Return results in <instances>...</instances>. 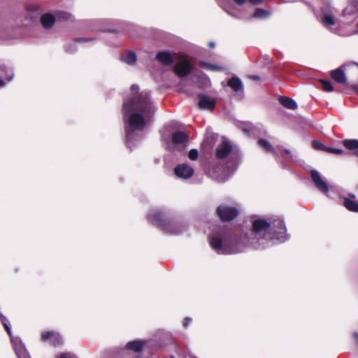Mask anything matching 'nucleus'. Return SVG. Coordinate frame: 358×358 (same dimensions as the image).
<instances>
[{
  "label": "nucleus",
  "mask_w": 358,
  "mask_h": 358,
  "mask_svg": "<svg viewBox=\"0 0 358 358\" xmlns=\"http://www.w3.org/2000/svg\"><path fill=\"white\" fill-rule=\"evenodd\" d=\"M287 239L285 222L279 217L255 219L248 234H237L219 226L208 236L211 248L219 255L236 254L250 248L262 250Z\"/></svg>",
  "instance_id": "obj_1"
},
{
  "label": "nucleus",
  "mask_w": 358,
  "mask_h": 358,
  "mask_svg": "<svg viewBox=\"0 0 358 358\" xmlns=\"http://www.w3.org/2000/svg\"><path fill=\"white\" fill-rule=\"evenodd\" d=\"M138 89L137 85L131 86V96L124 101L122 106L126 141L130 149L143 138V131L155 111L150 92L145 90L138 92Z\"/></svg>",
  "instance_id": "obj_2"
},
{
  "label": "nucleus",
  "mask_w": 358,
  "mask_h": 358,
  "mask_svg": "<svg viewBox=\"0 0 358 358\" xmlns=\"http://www.w3.org/2000/svg\"><path fill=\"white\" fill-rule=\"evenodd\" d=\"M214 160L210 162L208 167L209 176L218 182H224L234 173L241 161L239 152L234 151L231 142L222 137L215 147Z\"/></svg>",
  "instance_id": "obj_3"
},
{
  "label": "nucleus",
  "mask_w": 358,
  "mask_h": 358,
  "mask_svg": "<svg viewBox=\"0 0 358 358\" xmlns=\"http://www.w3.org/2000/svg\"><path fill=\"white\" fill-rule=\"evenodd\" d=\"M148 219L152 224L160 227L170 234H180L186 228L183 223L166 218L165 215L158 209L151 210L148 215Z\"/></svg>",
  "instance_id": "obj_4"
},
{
  "label": "nucleus",
  "mask_w": 358,
  "mask_h": 358,
  "mask_svg": "<svg viewBox=\"0 0 358 358\" xmlns=\"http://www.w3.org/2000/svg\"><path fill=\"white\" fill-rule=\"evenodd\" d=\"M167 150L171 152H182L188 143V135L184 131H176L171 136L162 137Z\"/></svg>",
  "instance_id": "obj_5"
},
{
  "label": "nucleus",
  "mask_w": 358,
  "mask_h": 358,
  "mask_svg": "<svg viewBox=\"0 0 358 358\" xmlns=\"http://www.w3.org/2000/svg\"><path fill=\"white\" fill-rule=\"evenodd\" d=\"M0 320L3 325L6 332L10 338V341L17 358H30L24 345L19 337H14L12 335L11 328L8 320L0 313Z\"/></svg>",
  "instance_id": "obj_6"
},
{
  "label": "nucleus",
  "mask_w": 358,
  "mask_h": 358,
  "mask_svg": "<svg viewBox=\"0 0 358 358\" xmlns=\"http://www.w3.org/2000/svg\"><path fill=\"white\" fill-rule=\"evenodd\" d=\"M216 213L221 220L229 222L237 217L238 210L233 206L221 205L217 208Z\"/></svg>",
  "instance_id": "obj_7"
},
{
  "label": "nucleus",
  "mask_w": 358,
  "mask_h": 358,
  "mask_svg": "<svg viewBox=\"0 0 358 358\" xmlns=\"http://www.w3.org/2000/svg\"><path fill=\"white\" fill-rule=\"evenodd\" d=\"M194 169L185 163L180 164L174 168L175 175L182 180L190 178L194 175Z\"/></svg>",
  "instance_id": "obj_8"
},
{
  "label": "nucleus",
  "mask_w": 358,
  "mask_h": 358,
  "mask_svg": "<svg viewBox=\"0 0 358 358\" xmlns=\"http://www.w3.org/2000/svg\"><path fill=\"white\" fill-rule=\"evenodd\" d=\"M310 176L317 188L321 192L327 194L329 192V186L321 177L320 173L315 170H313L310 172Z\"/></svg>",
  "instance_id": "obj_9"
},
{
  "label": "nucleus",
  "mask_w": 358,
  "mask_h": 358,
  "mask_svg": "<svg viewBox=\"0 0 358 358\" xmlns=\"http://www.w3.org/2000/svg\"><path fill=\"white\" fill-rule=\"evenodd\" d=\"M310 176L317 188L321 192L327 194L329 192V186L321 177L320 173L315 170H313L310 172Z\"/></svg>",
  "instance_id": "obj_10"
},
{
  "label": "nucleus",
  "mask_w": 358,
  "mask_h": 358,
  "mask_svg": "<svg viewBox=\"0 0 358 358\" xmlns=\"http://www.w3.org/2000/svg\"><path fill=\"white\" fill-rule=\"evenodd\" d=\"M41 341L44 342L49 341L52 345H57L62 343V338L59 333L53 331H48L42 333Z\"/></svg>",
  "instance_id": "obj_11"
},
{
  "label": "nucleus",
  "mask_w": 358,
  "mask_h": 358,
  "mask_svg": "<svg viewBox=\"0 0 358 358\" xmlns=\"http://www.w3.org/2000/svg\"><path fill=\"white\" fill-rule=\"evenodd\" d=\"M190 71L191 65L187 59H182L173 68V71L180 77L188 75Z\"/></svg>",
  "instance_id": "obj_12"
},
{
  "label": "nucleus",
  "mask_w": 358,
  "mask_h": 358,
  "mask_svg": "<svg viewBox=\"0 0 358 358\" xmlns=\"http://www.w3.org/2000/svg\"><path fill=\"white\" fill-rule=\"evenodd\" d=\"M199 107L202 110H212L215 105V100L214 98L207 96L206 94H199Z\"/></svg>",
  "instance_id": "obj_13"
},
{
  "label": "nucleus",
  "mask_w": 358,
  "mask_h": 358,
  "mask_svg": "<svg viewBox=\"0 0 358 358\" xmlns=\"http://www.w3.org/2000/svg\"><path fill=\"white\" fill-rule=\"evenodd\" d=\"M155 59L162 64L169 66L173 63L175 57L169 51H161L156 55Z\"/></svg>",
  "instance_id": "obj_14"
},
{
  "label": "nucleus",
  "mask_w": 358,
  "mask_h": 358,
  "mask_svg": "<svg viewBox=\"0 0 358 358\" xmlns=\"http://www.w3.org/2000/svg\"><path fill=\"white\" fill-rule=\"evenodd\" d=\"M147 341L135 340L127 343L125 349L134 352H141L148 345Z\"/></svg>",
  "instance_id": "obj_15"
},
{
  "label": "nucleus",
  "mask_w": 358,
  "mask_h": 358,
  "mask_svg": "<svg viewBox=\"0 0 358 358\" xmlns=\"http://www.w3.org/2000/svg\"><path fill=\"white\" fill-rule=\"evenodd\" d=\"M355 196L352 194H349L348 197H346L343 200V206L350 211L358 212V203L355 200Z\"/></svg>",
  "instance_id": "obj_16"
},
{
  "label": "nucleus",
  "mask_w": 358,
  "mask_h": 358,
  "mask_svg": "<svg viewBox=\"0 0 358 358\" xmlns=\"http://www.w3.org/2000/svg\"><path fill=\"white\" fill-rule=\"evenodd\" d=\"M228 86L235 92L238 93L243 91V85L241 79L237 76H233L228 80Z\"/></svg>",
  "instance_id": "obj_17"
},
{
  "label": "nucleus",
  "mask_w": 358,
  "mask_h": 358,
  "mask_svg": "<svg viewBox=\"0 0 358 358\" xmlns=\"http://www.w3.org/2000/svg\"><path fill=\"white\" fill-rule=\"evenodd\" d=\"M358 12V0H352L348 6L343 9L342 15L343 17L351 16Z\"/></svg>",
  "instance_id": "obj_18"
},
{
  "label": "nucleus",
  "mask_w": 358,
  "mask_h": 358,
  "mask_svg": "<svg viewBox=\"0 0 358 358\" xmlns=\"http://www.w3.org/2000/svg\"><path fill=\"white\" fill-rule=\"evenodd\" d=\"M92 38H77L65 45V50L69 53H73L77 50L76 42H90Z\"/></svg>",
  "instance_id": "obj_19"
},
{
  "label": "nucleus",
  "mask_w": 358,
  "mask_h": 358,
  "mask_svg": "<svg viewBox=\"0 0 358 358\" xmlns=\"http://www.w3.org/2000/svg\"><path fill=\"white\" fill-rule=\"evenodd\" d=\"M331 77L333 80L340 84L345 83L346 81L345 74L341 68L331 71Z\"/></svg>",
  "instance_id": "obj_20"
},
{
  "label": "nucleus",
  "mask_w": 358,
  "mask_h": 358,
  "mask_svg": "<svg viewBox=\"0 0 358 358\" xmlns=\"http://www.w3.org/2000/svg\"><path fill=\"white\" fill-rule=\"evenodd\" d=\"M322 23L324 27L333 26L335 24V18L330 11H322Z\"/></svg>",
  "instance_id": "obj_21"
},
{
  "label": "nucleus",
  "mask_w": 358,
  "mask_h": 358,
  "mask_svg": "<svg viewBox=\"0 0 358 358\" xmlns=\"http://www.w3.org/2000/svg\"><path fill=\"white\" fill-rule=\"evenodd\" d=\"M199 64L200 66L212 71H224L226 70V68L224 66L217 64H213L203 61H200L199 62Z\"/></svg>",
  "instance_id": "obj_22"
},
{
  "label": "nucleus",
  "mask_w": 358,
  "mask_h": 358,
  "mask_svg": "<svg viewBox=\"0 0 358 358\" xmlns=\"http://www.w3.org/2000/svg\"><path fill=\"white\" fill-rule=\"evenodd\" d=\"M121 60L129 65H133L136 62V55L134 52L128 51L122 55Z\"/></svg>",
  "instance_id": "obj_23"
},
{
  "label": "nucleus",
  "mask_w": 358,
  "mask_h": 358,
  "mask_svg": "<svg viewBox=\"0 0 358 358\" xmlns=\"http://www.w3.org/2000/svg\"><path fill=\"white\" fill-rule=\"evenodd\" d=\"M280 103L288 109H296L297 108V104L295 101L293 99L286 97V96H280L279 98Z\"/></svg>",
  "instance_id": "obj_24"
},
{
  "label": "nucleus",
  "mask_w": 358,
  "mask_h": 358,
  "mask_svg": "<svg viewBox=\"0 0 358 358\" xmlns=\"http://www.w3.org/2000/svg\"><path fill=\"white\" fill-rule=\"evenodd\" d=\"M55 20V17L48 13L42 15L41 18V24L45 28L51 27L54 24Z\"/></svg>",
  "instance_id": "obj_25"
},
{
  "label": "nucleus",
  "mask_w": 358,
  "mask_h": 358,
  "mask_svg": "<svg viewBox=\"0 0 358 358\" xmlns=\"http://www.w3.org/2000/svg\"><path fill=\"white\" fill-rule=\"evenodd\" d=\"M343 145L350 150H358V140L355 139H347L343 141ZM356 155L358 156V150L356 152Z\"/></svg>",
  "instance_id": "obj_26"
},
{
  "label": "nucleus",
  "mask_w": 358,
  "mask_h": 358,
  "mask_svg": "<svg viewBox=\"0 0 358 358\" xmlns=\"http://www.w3.org/2000/svg\"><path fill=\"white\" fill-rule=\"evenodd\" d=\"M269 15L270 13L268 11L262 8H256L253 15H252V17L256 19H265L267 18Z\"/></svg>",
  "instance_id": "obj_27"
},
{
  "label": "nucleus",
  "mask_w": 358,
  "mask_h": 358,
  "mask_svg": "<svg viewBox=\"0 0 358 358\" xmlns=\"http://www.w3.org/2000/svg\"><path fill=\"white\" fill-rule=\"evenodd\" d=\"M259 145L262 148H264L266 152H274V148H273L272 145L264 139H260L259 141Z\"/></svg>",
  "instance_id": "obj_28"
},
{
  "label": "nucleus",
  "mask_w": 358,
  "mask_h": 358,
  "mask_svg": "<svg viewBox=\"0 0 358 358\" xmlns=\"http://www.w3.org/2000/svg\"><path fill=\"white\" fill-rule=\"evenodd\" d=\"M320 83L322 85V89L324 90L327 92H332L334 90V87L329 81L321 80Z\"/></svg>",
  "instance_id": "obj_29"
},
{
  "label": "nucleus",
  "mask_w": 358,
  "mask_h": 358,
  "mask_svg": "<svg viewBox=\"0 0 358 358\" xmlns=\"http://www.w3.org/2000/svg\"><path fill=\"white\" fill-rule=\"evenodd\" d=\"M188 157L190 160H196L199 157L198 150L196 149H192L188 153Z\"/></svg>",
  "instance_id": "obj_30"
},
{
  "label": "nucleus",
  "mask_w": 358,
  "mask_h": 358,
  "mask_svg": "<svg viewBox=\"0 0 358 358\" xmlns=\"http://www.w3.org/2000/svg\"><path fill=\"white\" fill-rule=\"evenodd\" d=\"M312 145H313V147L315 150H326V148H327L326 146H324L322 143H320V142H319L317 141H313L312 142Z\"/></svg>",
  "instance_id": "obj_31"
},
{
  "label": "nucleus",
  "mask_w": 358,
  "mask_h": 358,
  "mask_svg": "<svg viewBox=\"0 0 358 358\" xmlns=\"http://www.w3.org/2000/svg\"><path fill=\"white\" fill-rule=\"evenodd\" d=\"M326 151L331 152V153L336 154V155H340V154L343 153V150H341V149L328 148V147H327Z\"/></svg>",
  "instance_id": "obj_32"
},
{
  "label": "nucleus",
  "mask_w": 358,
  "mask_h": 358,
  "mask_svg": "<svg viewBox=\"0 0 358 358\" xmlns=\"http://www.w3.org/2000/svg\"><path fill=\"white\" fill-rule=\"evenodd\" d=\"M57 358H76V357L71 352L61 353Z\"/></svg>",
  "instance_id": "obj_33"
},
{
  "label": "nucleus",
  "mask_w": 358,
  "mask_h": 358,
  "mask_svg": "<svg viewBox=\"0 0 358 358\" xmlns=\"http://www.w3.org/2000/svg\"><path fill=\"white\" fill-rule=\"evenodd\" d=\"M191 322H192V318L188 317H185L184 319L183 324H182L183 327L185 328H187L188 327V325L191 323Z\"/></svg>",
  "instance_id": "obj_34"
},
{
  "label": "nucleus",
  "mask_w": 358,
  "mask_h": 358,
  "mask_svg": "<svg viewBox=\"0 0 358 358\" xmlns=\"http://www.w3.org/2000/svg\"><path fill=\"white\" fill-rule=\"evenodd\" d=\"M236 4L238 5V6H242L243 5L246 1L247 0H232Z\"/></svg>",
  "instance_id": "obj_35"
},
{
  "label": "nucleus",
  "mask_w": 358,
  "mask_h": 358,
  "mask_svg": "<svg viewBox=\"0 0 358 358\" xmlns=\"http://www.w3.org/2000/svg\"><path fill=\"white\" fill-rule=\"evenodd\" d=\"M59 17L64 20H68L70 17V15L66 13H64L59 16Z\"/></svg>",
  "instance_id": "obj_36"
},
{
  "label": "nucleus",
  "mask_w": 358,
  "mask_h": 358,
  "mask_svg": "<svg viewBox=\"0 0 358 358\" xmlns=\"http://www.w3.org/2000/svg\"><path fill=\"white\" fill-rule=\"evenodd\" d=\"M353 339L355 344L358 345V332L353 333Z\"/></svg>",
  "instance_id": "obj_37"
},
{
  "label": "nucleus",
  "mask_w": 358,
  "mask_h": 358,
  "mask_svg": "<svg viewBox=\"0 0 358 358\" xmlns=\"http://www.w3.org/2000/svg\"><path fill=\"white\" fill-rule=\"evenodd\" d=\"M264 0H249V1L253 5H257L261 3Z\"/></svg>",
  "instance_id": "obj_38"
},
{
  "label": "nucleus",
  "mask_w": 358,
  "mask_h": 358,
  "mask_svg": "<svg viewBox=\"0 0 358 358\" xmlns=\"http://www.w3.org/2000/svg\"><path fill=\"white\" fill-rule=\"evenodd\" d=\"M5 85H6L5 81L0 78V88L3 87Z\"/></svg>",
  "instance_id": "obj_39"
},
{
  "label": "nucleus",
  "mask_w": 358,
  "mask_h": 358,
  "mask_svg": "<svg viewBox=\"0 0 358 358\" xmlns=\"http://www.w3.org/2000/svg\"><path fill=\"white\" fill-rule=\"evenodd\" d=\"M13 76H14L13 73L11 72L10 77L8 78V81H10L13 79Z\"/></svg>",
  "instance_id": "obj_40"
},
{
  "label": "nucleus",
  "mask_w": 358,
  "mask_h": 358,
  "mask_svg": "<svg viewBox=\"0 0 358 358\" xmlns=\"http://www.w3.org/2000/svg\"><path fill=\"white\" fill-rule=\"evenodd\" d=\"M253 80H259V78L258 76H252L250 77Z\"/></svg>",
  "instance_id": "obj_41"
},
{
  "label": "nucleus",
  "mask_w": 358,
  "mask_h": 358,
  "mask_svg": "<svg viewBox=\"0 0 358 358\" xmlns=\"http://www.w3.org/2000/svg\"><path fill=\"white\" fill-rule=\"evenodd\" d=\"M209 45H210L211 48H213V47H214L215 44H214V43H213V42H210V43H209Z\"/></svg>",
  "instance_id": "obj_42"
},
{
  "label": "nucleus",
  "mask_w": 358,
  "mask_h": 358,
  "mask_svg": "<svg viewBox=\"0 0 358 358\" xmlns=\"http://www.w3.org/2000/svg\"><path fill=\"white\" fill-rule=\"evenodd\" d=\"M243 131L246 134H248L249 133V130L247 129H243Z\"/></svg>",
  "instance_id": "obj_43"
},
{
  "label": "nucleus",
  "mask_w": 358,
  "mask_h": 358,
  "mask_svg": "<svg viewBox=\"0 0 358 358\" xmlns=\"http://www.w3.org/2000/svg\"><path fill=\"white\" fill-rule=\"evenodd\" d=\"M355 34H358V23H357V30L355 31Z\"/></svg>",
  "instance_id": "obj_44"
},
{
  "label": "nucleus",
  "mask_w": 358,
  "mask_h": 358,
  "mask_svg": "<svg viewBox=\"0 0 358 358\" xmlns=\"http://www.w3.org/2000/svg\"><path fill=\"white\" fill-rule=\"evenodd\" d=\"M285 152H286L287 154H289V151L288 150H285Z\"/></svg>",
  "instance_id": "obj_45"
},
{
  "label": "nucleus",
  "mask_w": 358,
  "mask_h": 358,
  "mask_svg": "<svg viewBox=\"0 0 358 358\" xmlns=\"http://www.w3.org/2000/svg\"><path fill=\"white\" fill-rule=\"evenodd\" d=\"M171 358H174L173 357H171Z\"/></svg>",
  "instance_id": "obj_46"
},
{
  "label": "nucleus",
  "mask_w": 358,
  "mask_h": 358,
  "mask_svg": "<svg viewBox=\"0 0 358 358\" xmlns=\"http://www.w3.org/2000/svg\"><path fill=\"white\" fill-rule=\"evenodd\" d=\"M357 93H358V89H357Z\"/></svg>",
  "instance_id": "obj_47"
}]
</instances>
